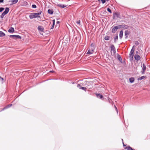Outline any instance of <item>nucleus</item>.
<instances>
[{
  "label": "nucleus",
  "mask_w": 150,
  "mask_h": 150,
  "mask_svg": "<svg viewBox=\"0 0 150 150\" xmlns=\"http://www.w3.org/2000/svg\"><path fill=\"white\" fill-rule=\"evenodd\" d=\"M54 24H53L51 28V29H53L54 28Z\"/></svg>",
  "instance_id": "e433bc0d"
},
{
  "label": "nucleus",
  "mask_w": 150,
  "mask_h": 150,
  "mask_svg": "<svg viewBox=\"0 0 150 150\" xmlns=\"http://www.w3.org/2000/svg\"><path fill=\"white\" fill-rule=\"evenodd\" d=\"M142 67V71H141V73L142 74H144L146 71V67L145 65L144 64H143Z\"/></svg>",
  "instance_id": "7ed1b4c3"
},
{
  "label": "nucleus",
  "mask_w": 150,
  "mask_h": 150,
  "mask_svg": "<svg viewBox=\"0 0 150 150\" xmlns=\"http://www.w3.org/2000/svg\"><path fill=\"white\" fill-rule=\"evenodd\" d=\"M111 52V54L113 55H114L115 54L116 50L115 47L113 45H112L110 46Z\"/></svg>",
  "instance_id": "f03ea898"
},
{
  "label": "nucleus",
  "mask_w": 150,
  "mask_h": 150,
  "mask_svg": "<svg viewBox=\"0 0 150 150\" xmlns=\"http://www.w3.org/2000/svg\"><path fill=\"white\" fill-rule=\"evenodd\" d=\"M107 10L109 12H110V13H112V11L109 8H108L107 9Z\"/></svg>",
  "instance_id": "2f4dec72"
},
{
  "label": "nucleus",
  "mask_w": 150,
  "mask_h": 150,
  "mask_svg": "<svg viewBox=\"0 0 150 150\" xmlns=\"http://www.w3.org/2000/svg\"><path fill=\"white\" fill-rule=\"evenodd\" d=\"M12 104H11L8 105H7V106H6L4 108L3 110L7 109L8 108H9L11 107V106H12Z\"/></svg>",
  "instance_id": "4be33fe9"
},
{
  "label": "nucleus",
  "mask_w": 150,
  "mask_h": 150,
  "mask_svg": "<svg viewBox=\"0 0 150 150\" xmlns=\"http://www.w3.org/2000/svg\"><path fill=\"white\" fill-rule=\"evenodd\" d=\"M103 4H104L105 2V0H101Z\"/></svg>",
  "instance_id": "f704fd0d"
},
{
  "label": "nucleus",
  "mask_w": 150,
  "mask_h": 150,
  "mask_svg": "<svg viewBox=\"0 0 150 150\" xmlns=\"http://www.w3.org/2000/svg\"><path fill=\"white\" fill-rule=\"evenodd\" d=\"M115 15L117 17H119V15L118 13H115Z\"/></svg>",
  "instance_id": "7c9ffc66"
},
{
  "label": "nucleus",
  "mask_w": 150,
  "mask_h": 150,
  "mask_svg": "<svg viewBox=\"0 0 150 150\" xmlns=\"http://www.w3.org/2000/svg\"><path fill=\"white\" fill-rule=\"evenodd\" d=\"M105 40H109V37L108 36H106L105 38Z\"/></svg>",
  "instance_id": "cd10ccee"
},
{
  "label": "nucleus",
  "mask_w": 150,
  "mask_h": 150,
  "mask_svg": "<svg viewBox=\"0 0 150 150\" xmlns=\"http://www.w3.org/2000/svg\"><path fill=\"white\" fill-rule=\"evenodd\" d=\"M135 44L136 45H138L139 44V43L138 41H135Z\"/></svg>",
  "instance_id": "c9c22d12"
},
{
  "label": "nucleus",
  "mask_w": 150,
  "mask_h": 150,
  "mask_svg": "<svg viewBox=\"0 0 150 150\" xmlns=\"http://www.w3.org/2000/svg\"><path fill=\"white\" fill-rule=\"evenodd\" d=\"M118 36L117 35H116L114 38V40L115 42H116V41L118 40Z\"/></svg>",
  "instance_id": "393cba45"
},
{
  "label": "nucleus",
  "mask_w": 150,
  "mask_h": 150,
  "mask_svg": "<svg viewBox=\"0 0 150 150\" xmlns=\"http://www.w3.org/2000/svg\"><path fill=\"white\" fill-rule=\"evenodd\" d=\"M123 142V146H125V144H124V143L123 142Z\"/></svg>",
  "instance_id": "37998d69"
},
{
  "label": "nucleus",
  "mask_w": 150,
  "mask_h": 150,
  "mask_svg": "<svg viewBox=\"0 0 150 150\" xmlns=\"http://www.w3.org/2000/svg\"><path fill=\"white\" fill-rule=\"evenodd\" d=\"M9 11V9L8 8L6 7L5 8V10L4 12L3 13H4V14H5V15Z\"/></svg>",
  "instance_id": "1a4fd4ad"
},
{
  "label": "nucleus",
  "mask_w": 150,
  "mask_h": 150,
  "mask_svg": "<svg viewBox=\"0 0 150 150\" xmlns=\"http://www.w3.org/2000/svg\"><path fill=\"white\" fill-rule=\"evenodd\" d=\"M129 34V32L128 30H127L125 32V38L127 39L128 38V35Z\"/></svg>",
  "instance_id": "6e6552de"
},
{
  "label": "nucleus",
  "mask_w": 150,
  "mask_h": 150,
  "mask_svg": "<svg viewBox=\"0 0 150 150\" xmlns=\"http://www.w3.org/2000/svg\"><path fill=\"white\" fill-rule=\"evenodd\" d=\"M53 24H55V20L54 19L53 20Z\"/></svg>",
  "instance_id": "58836bf2"
},
{
  "label": "nucleus",
  "mask_w": 150,
  "mask_h": 150,
  "mask_svg": "<svg viewBox=\"0 0 150 150\" xmlns=\"http://www.w3.org/2000/svg\"><path fill=\"white\" fill-rule=\"evenodd\" d=\"M14 31V30L13 28L11 27L8 30L9 33H13Z\"/></svg>",
  "instance_id": "f8f14e48"
},
{
  "label": "nucleus",
  "mask_w": 150,
  "mask_h": 150,
  "mask_svg": "<svg viewBox=\"0 0 150 150\" xmlns=\"http://www.w3.org/2000/svg\"><path fill=\"white\" fill-rule=\"evenodd\" d=\"M10 37L11 38H13V39H15V38H19V39H21V36L19 35H10Z\"/></svg>",
  "instance_id": "20e7f679"
},
{
  "label": "nucleus",
  "mask_w": 150,
  "mask_h": 150,
  "mask_svg": "<svg viewBox=\"0 0 150 150\" xmlns=\"http://www.w3.org/2000/svg\"><path fill=\"white\" fill-rule=\"evenodd\" d=\"M18 0H13L11 1L12 2V4H15L18 1Z\"/></svg>",
  "instance_id": "5701e85b"
},
{
  "label": "nucleus",
  "mask_w": 150,
  "mask_h": 150,
  "mask_svg": "<svg viewBox=\"0 0 150 150\" xmlns=\"http://www.w3.org/2000/svg\"><path fill=\"white\" fill-rule=\"evenodd\" d=\"M0 81H1L2 83H3L4 81V79L0 76Z\"/></svg>",
  "instance_id": "bb28decb"
},
{
  "label": "nucleus",
  "mask_w": 150,
  "mask_h": 150,
  "mask_svg": "<svg viewBox=\"0 0 150 150\" xmlns=\"http://www.w3.org/2000/svg\"><path fill=\"white\" fill-rule=\"evenodd\" d=\"M117 30V28L116 26L114 27L112 30V33H114Z\"/></svg>",
  "instance_id": "9d476101"
},
{
  "label": "nucleus",
  "mask_w": 150,
  "mask_h": 150,
  "mask_svg": "<svg viewBox=\"0 0 150 150\" xmlns=\"http://www.w3.org/2000/svg\"><path fill=\"white\" fill-rule=\"evenodd\" d=\"M145 77V76H142L141 77H139V78H138V80H142V79H143Z\"/></svg>",
  "instance_id": "b1692460"
},
{
  "label": "nucleus",
  "mask_w": 150,
  "mask_h": 150,
  "mask_svg": "<svg viewBox=\"0 0 150 150\" xmlns=\"http://www.w3.org/2000/svg\"><path fill=\"white\" fill-rule=\"evenodd\" d=\"M57 6H58L59 7L61 8H64L67 6L66 5H65L62 4H57Z\"/></svg>",
  "instance_id": "9b49d317"
},
{
  "label": "nucleus",
  "mask_w": 150,
  "mask_h": 150,
  "mask_svg": "<svg viewBox=\"0 0 150 150\" xmlns=\"http://www.w3.org/2000/svg\"><path fill=\"white\" fill-rule=\"evenodd\" d=\"M134 81V79L133 77H131L129 79V81L131 83H133Z\"/></svg>",
  "instance_id": "a211bd4d"
},
{
  "label": "nucleus",
  "mask_w": 150,
  "mask_h": 150,
  "mask_svg": "<svg viewBox=\"0 0 150 150\" xmlns=\"http://www.w3.org/2000/svg\"><path fill=\"white\" fill-rule=\"evenodd\" d=\"M5 15L4 14V13H2L1 14V15L0 16V17L1 18H4V16Z\"/></svg>",
  "instance_id": "c85d7f7f"
},
{
  "label": "nucleus",
  "mask_w": 150,
  "mask_h": 150,
  "mask_svg": "<svg viewBox=\"0 0 150 150\" xmlns=\"http://www.w3.org/2000/svg\"><path fill=\"white\" fill-rule=\"evenodd\" d=\"M77 87H79V88L82 89L83 90H84L85 91H86V88L84 87H81V85L79 84H78L77 86Z\"/></svg>",
  "instance_id": "ddd939ff"
},
{
  "label": "nucleus",
  "mask_w": 150,
  "mask_h": 150,
  "mask_svg": "<svg viewBox=\"0 0 150 150\" xmlns=\"http://www.w3.org/2000/svg\"><path fill=\"white\" fill-rule=\"evenodd\" d=\"M123 35V32L122 30L120 31L119 34V37L120 39H121Z\"/></svg>",
  "instance_id": "f3484780"
},
{
  "label": "nucleus",
  "mask_w": 150,
  "mask_h": 150,
  "mask_svg": "<svg viewBox=\"0 0 150 150\" xmlns=\"http://www.w3.org/2000/svg\"><path fill=\"white\" fill-rule=\"evenodd\" d=\"M96 95L97 98H99L100 99H102V98H103V96L102 95L100 94L96 93Z\"/></svg>",
  "instance_id": "4468645a"
},
{
  "label": "nucleus",
  "mask_w": 150,
  "mask_h": 150,
  "mask_svg": "<svg viewBox=\"0 0 150 150\" xmlns=\"http://www.w3.org/2000/svg\"><path fill=\"white\" fill-rule=\"evenodd\" d=\"M114 107H115V109L117 112L118 113V111H117V107H116V106L115 105H114Z\"/></svg>",
  "instance_id": "4c0bfd02"
},
{
  "label": "nucleus",
  "mask_w": 150,
  "mask_h": 150,
  "mask_svg": "<svg viewBox=\"0 0 150 150\" xmlns=\"http://www.w3.org/2000/svg\"><path fill=\"white\" fill-rule=\"evenodd\" d=\"M135 59L137 60H139L140 59V57L138 54H135L134 56Z\"/></svg>",
  "instance_id": "0eeeda50"
},
{
  "label": "nucleus",
  "mask_w": 150,
  "mask_h": 150,
  "mask_svg": "<svg viewBox=\"0 0 150 150\" xmlns=\"http://www.w3.org/2000/svg\"><path fill=\"white\" fill-rule=\"evenodd\" d=\"M4 10V8L3 7L0 8V12H1Z\"/></svg>",
  "instance_id": "473e14b6"
},
{
  "label": "nucleus",
  "mask_w": 150,
  "mask_h": 150,
  "mask_svg": "<svg viewBox=\"0 0 150 150\" xmlns=\"http://www.w3.org/2000/svg\"><path fill=\"white\" fill-rule=\"evenodd\" d=\"M138 52H137H137H136V53H138Z\"/></svg>",
  "instance_id": "a18cd8bd"
},
{
  "label": "nucleus",
  "mask_w": 150,
  "mask_h": 150,
  "mask_svg": "<svg viewBox=\"0 0 150 150\" xmlns=\"http://www.w3.org/2000/svg\"><path fill=\"white\" fill-rule=\"evenodd\" d=\"M134 46H133L132 49H131L130 52L129 53V55L130 57H131L132 58H133V53H134V50L133 49V48L134 47Z\"/></svg>",
  "instance_id": "39448f33"
},
{
  "label": "nucleus",
  "mask_w": 150,
  "mask_h": 150,
  "mask_svg": "<svg viewBox=\"0 0 150 150\" xmlns=\"http://www.w3.org/2000/svg\"><path fill=\"white\" fill-rule=\"evenodd\" d=\"M129 28V26L127 25H122V28L125 29H127Z\"/></svg>",
  "instance_id": "412c9836"
},
{
  "label": "nucleus",
  "mask_w": 150,
  "mask_h": 150,
  "mask_svg": "<svg viewBox=\"0 0 150 150\" xmlns=\"http://www.w3.org/2000/svg\"><path fill=\"white\" fill-rule=\"evenodd\" d=\"M50 72H53V71H50Z\"/></svg>",
  "instance_id": "c03bdc74"
},
{
  "label": "nucleus",
  "mask_w": 150,
  "mask_h": 150,
  "mask_svg": "<svg viewBox=\"0 0 150 150\" xmlns=\"http://www.w3.org/2000/svg\"><path fill=\"white\" fill-rule=\"evenodd\" d=\"M76 23L77 24H78L79 25H80V20H78V21H76Z\"/></svg>",
  "instance_id": "c756f323"
},
{
  "label": "nucleus",
  "mask_w": 150,
  "mask_h": 150,
  "mask_svg": "<svg viewBox=\"0 0 150 150\" xmlns=\"http://www.w3.org/2000/svg\"><path fill=\"white\" fill-rule=\"evenodd\" d=\"M4 0H0V3H2L3 2Z\"/></svg>",
  "instance_id": "ea45409f"
},
{
  "label": "nucleus",
  "mask_w": 150,
  "mask_h": 150,
  "mask_svg": "<svg viewBox=\"0 0 150 150\" xmlns=\"http://www.w3.org/2000/svg\"><path fill=\"white\" fill-rule=\"evenodd\" d=\"M48 12L49 14H52L53 13V11L52 10L49 9L48 11Z\"/></svg>",
  "instance_id": "6ab92c4d"
},
{
  "label": "nucleus",
  "mask_w": 150,
  "mask_h": 150,
  "mask_svg": "<svg viewBox=\"0 0 150 150\" xmlns=\"http://www.w3.org/2000/svg\"><path fill=\"white\" fill-rule=\"evenodd\" d=\"M117 29L119 28H122V25H118L116 26Z\"/></svg>",
  "instance_id": "a878e982"
},
{
  "label": "nucleus",
  "mask_w": 150,
  "mask_h": 150,
  "mask_svg": "<svg viewBox=\"0 0 150 150\" xmlns=\"http://www.w3.org/2000/svg\"><path fill=\"white\" fill-rule=\"evenodd\" d=\"M94 49L93 47L91 48V49H90L88 50V52L87 53V54H93L94 52Z\"/></svg>",
  "instance_id": "423d86ee"
},
{
  "label": "nucleus",
  "mask_w": 150,
  "mask_h": 150,
  "mask_svg": "<svg viewBox=\"0 0 150 150\" xmlns=\"http://www.w3.org/2000/svg\"><path fill=\"white\" fill-rule=\"evenodd\" d=\"M5 35V33L2 31H0V37H3Z\"/></svg>",
  "instance_id": "aec40b11"
},
{
  "label": "nucleus",
  "mask_w": 150,
  "mask_h": 150,
  "mask_svg": "<svg viewBox=\"0 0 150 150\" xmlns=\"http://www.w3.org/2000/svg\"><path fill=\"white\" fill-rule=\"evenodd\" d=\"M93 44H91V47H92V46L93 47Z\"/></svg>",
  "instance_id": "79ce46f5"
},
{
  "label": "nucleus",
  "mask_w": 150,
  "mask_h": 150,
  "mask_svg": "<svg viewBox=\"0 0 150 150\" xmlns=\"http://www.w3.org/2000/svg\"><path fill=\"white\" fill-rule=\"evenodd\" d=\"M117 57L118 59L120 61V62H122V59L120 55L118 54H117Z\"/></svg>",
  "instance_id": "2eb2a0df"
},
{
  "label": "nucleus",
  "mask_w": 150,
  "mask_h": 150,
  "mask_svg": "<svg viewBox=\"0 0 150 150\" xmlns=\"http://www.w3.org/2000/svg\"><path fill=\"white\" fill-rule=\"evenodd\" d=\"M122 141H123V139H122Z\"/></svg>",
  "instance_id": "49530a36"
},
{
  "label": "nucleus",
  "mask_w": 150,
  "mask_h": 150,
  "mask_svg": "<svg viewBox=\"0 0 150 150\" xmlns=\"http://www.w3.org/2000/svg\"><path fill=\"white\" fill-rule=\"evenodd\" d=\"M41 11L38 13H30V15H29V17L30 19H32L33 18H39L40 17L39 15L41 14Z\"/></svg>",
  "instance_id": "f257e3e1"
},
{
  "label": "nucleus",
  "mask_w": 150,
  "mask_h": 150,
  "mask_svg": "<svg viewBox=\"0 0 150 150\" xmlns=\"http://www.w3.org/2000/svg\"><path fill=\"white\" fill-rule=\"evenodd\" d=\"M32 8H36V6L35 5L33 4L32 6Z\"/></svg>",
  "instance_id": "72a5a7b5"
},
{
  "label": "nucleus",
  "mask_w": 150,
  "mask_h": 150,
  "mask_svg": "<svg viewBox=\"0 0 150 150\" xmlns=\"http://www.w3.org/2000/svg\"><path fill=\"white\" fill-rule=\"evenodd\" d=\"M38 29L39 30H40L41 32L43 31L44 28L42 26H39L38 27Z\"/></svg>",
  "instance_id": "dca6fc26"
},
{
  "label": "nucleus",
  "mask_w": 150,
  "mask_h": 150,
  "mask_svg": "<svg viewBox=\"0 0 150 150\" xmlns=\"http://www.w3.org/2000/svg\"><path fill=\"white\" fill-rule=\"evenodd\" d=\"M57 24H59V21H57Z\"/></svg>",
  "instance_id": "a19ab883"
}]
</instances>
